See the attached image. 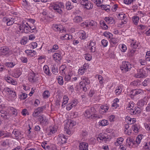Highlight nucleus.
I'll use <instances>...</instances> for the list:
<instances>
[{
  "label": "nucleus",
  "instance_id": "f3484780",
  "mask_svg": "<svg viewBox=\"0 0 150 150\" xmlns=\"http://www.w3.org/2000/svg\"><path fill=\"white\" fill-rule=\"evenodd\" d=\"M29 80L31 82H35L36 81V78L35 74H32L29 77Z\"/></svg>",
  "mask_w": 150,
  "mask_h": 150
},
{
  "label": "nucleus",
  "instance_id": "de8ad7c7",
  "mask_svg": "<svg viewBox=\"0 0 150 150\" xmlns=\"http://www.w3.org/2000/svg\"><path fill=\"white\" fill-rule=\"evenodd\" d=\"M90 81L87 78L85 77V81H84L83 83V85H84L85 84L86 85V84H88L90 83Z\"/></svg>",
  "mask_w": 150,
  "mask_h": 150
},
{
  "label": "nucleus",
  "instance_id": "603ef678",
  "mask_svg": "<svg viewBox=\"0 0 150 150\" xmlns=\"http://www.w3.org/2000/svg\"><path fill=\"white\" fill-rule=\"evenodd\" d=\"M121 48L122 49L121 51L123 52H125L127 49L126 46L125 45H122L121 47Z\"/></svg>",
  "mask_w": 150,
  "mask_h": 150
},
{
  "label": "nucleus",
  "instance_id": "ea45409f",
  "mask_svg": "<svg viewBox=\"0 0 150 150\" xmlns=\"http://www.w3.org/2000/svg\"><path fill=\"white\" fill-rule=\"evenodd\" d=\"M75 105H73V104L69 103L68 104L66 108L67 110H70L72 108V107Z\"/></svg>",
  "mask_w": 150,
  "mask_h": 150
},
{
  "label": "nucleus",
  "instance_id": "f257e3e1",
  "mask_svg": "<svg viewBox=\"0 0 150 150\" xmlns=\"http://www.w3.org/2000/svg\"><path fill=\"white\" fill-rule=\"evenodd\" d=\"M64 5L63 3L60 2L59 5L56 4L54 6L53 8L55 12H57L59 14L62 15L63 13L62 10L61 9V8H63Z\"/></svg>",
  "mask_w": 150,
  "mask_h": 150
},
{
  "label": "nucleus",
  "instance_id": "bb28decb",
  "mask_svg": "<svg viewBox=\"0 0 150 150\" xmlns=\"http://www.w3.org/2000/svg\"><path fill=\"white\" fill-rule=\"evenodd\" d=\"M12 133L13 134L15 135L16 137H18L21 134V132L15 129H14L13 130L12 132Z\"/></svg>",
  "mask_w": 150,
  "mask_h": 150
},
{
  "label": "nucleus",
  "instance_id": "2eb2a0df",
  "mask_svg": "<svg viewBox=\"0 0 150 150\" xmlns=\"http://www.w3.org/2000/svg\"><path fill=\"white\" fill-rule=\"evenodd\" d=\"M87 22V24L85 23L86 24V27L88 26H93L94 27H95L97 24L96 22L93 21H91L89 22Z\"/></svg>",
  "mask_w": 150,
  "mask_h": 150
},
{
  "label": "nucleus",
  "instance_id": "39448f33",
  "mask_svg": "<svg viewBox=\"0 0 150 150\" xmlns=\"http://www.w3.org/2000/svg\"><path fill=\"white\" fill-rule=\"evenodd\" d=\"M4 79L8 83L13 85L17 84V82L10 76H6L4 77Z\"/></svg>",
  "mask_w": 150,
  "mask_h": 150
},
{
  "label": "nucleus",
  "instance_id": "f03ea898",
  "mask_svg": "<svg viewBox=\"0 0 150 150\" xmlns=\"http://www.w3.org/2000/svg\"><path fill=\"white\" fill-rule=\"evenodd\" d=\"M94 110V108H91V110H86L85 112V116L89 119L97 118L98 116L96 114H93L92 112H91V111Z\"/></svg>",
  "mask_w": 150,
  "mask_h": 150
},
{
  "label": "nucleus",
  "instance_id": "c85d7f7f",
  "mask_svg": "<svg viewBox=\"0 0 150 150\" xmlns=\"http://www.w3.org/2000/svg\"><path fill=\"white\" fill-rule=\"evenodd\" d=\"M102 9L105 10L106 11L108 12V11L110 10L109 8H108L107 7H110V6L109 5H101L100 6Z\"/></svg>",
  "mask_w": 150,
  "mask_h": 150
},
{
  "label": "nucleus",
  "instance_id": "69168bd1",
  "mask_svg": "<svg viewBox=\"0 0 150 150\" xmlns=\"http://www.w3.org/2000/svg\"><path fill=\"white\" fill-rule=\"evenodd\" d=\"M15 65L13 63L8 62L7 63V65L9 67H12Z\"/></svg>",
  "mask_w": 150,
  "mask_h": 150
},
{
  "label": "nucleus",
  "instance_id": "cd10ccee",
  "mask_svg": "<svg viewBox=\"0 0 150 150\" xmlns=\"http://www.w3.org/2000/svg\"><path fill=\"white\" fill-rule=\"evenodd\" d=\"M139 17L137 16H133L132 18V20L133 21L135 25L137 24L138 22L139 21Z\"/></svg>",
  "mask_w": 150,
  "mask_h": 150
},
{
  "label": "nucleus",
  "instance_id": "79ce46f5",
  "mask_svg": "<svg viewBox=\"0 0 150 150\" xmlns=\"http://www.w3.org/2000/svg\"><path fill=\"white\" fill-rule=\"evenodd\" d=\"M27 38H24L22 39L21 41V43L22 45H24L27 42Z\"/></svg>",
  "mask_w": 150,
  "mask_h": 150
},
{
  "label": "nucleus",
  "instance_id": "bf43d9fd",
  "mask_svg": "<svg viewBox=\"0 0 150 150\" xmlns=\"http://www.w3.org/2000/svg\"><path fill=\"white\" fill-rule=\"evenodd\" d=\"M0 145L3 147H4L7 145V143L5 141H4L0 142Z\"/></svg>",
  "mask_w": 150,
  "mask_h": 150
},
{
  "label": "nucleus",
  "instance_id": "473e14b6",
  "mask_svg": "<svg viewBox=\"0 0 150 150\" xmlns=\"http://www.w3.org/2000/svg\"><path fill=\"white\" fill-rule=\"evenodd\" d=\"M43 97L45 98H47L50 96V93L48 91H45L43 94Z\"/></svg>",
  "mask_w": 150,
  "mask_h": 150
},
{
  "label": "nucleus",
  "instance_id": "338daca9",
  "mask_svg": "<svg viewBox=\"0 0 150 150\" xmlns=\"http://www.w3.org/2000/svg\"><path fill=\"white\" fill-rule=\"evenodd\" d=\"M85 70L84 69H81L79 70L78 72L79 74H81V75H82L84 74L85 72Z\"/></svg>",
  "mask_w": 150,
  "mask_h": 150
},
{
  "label": "nucleus",
  "instance_id": "aec40b11",
  "mask_svg": "<svg viewBox=\"0 0 150 150\" xmlns=\"http://www.w3.org/2000/svg\"><path fill=\"white\" fill-rule=\"evenodd\" d=\"M82 18L79 16H76L74 19V21L75 23H78L82 21Z\"/></svg>",
  "mask_w": 150,
  "mask_h": 150
},
{
  "label": "nucleus",
  "instance_id": "13d9d810",
  "mask_svg": "<svg viewBox=\"0 0 150 150\" xmlns=\"http://www.w3.org/2000/svg\"><path fill=\"white\" fill-rule=\"evenodd\" d=\"M40 113L38 112V111L36 110H35V111L33 113V116L34 117H36L38 116V115L40 114Z\"/></svg>",
  "mask_w": 150,
  "mask_h": 150
},
{
  "label": "nucleus",
  "instance_id": "0eeeda50",
  "mask_svg": "<svg viewBox=\"0 0 150 150\" xmlns=\"http://www.w3.org/2000/svg\"><path fill=\"white\" fill-rule=\"evenodd\" d=\"M0 51L3 53V54L6 55L9 54L10 52L9 48L7 47H4L0 48Z\"/></svg>",
  "mask_w": 150,
  "mask_h": 150
},
{
  "label": "nucleus",
  "instance_id": "37998d69",
  "mask_svg": "<svg viewBox=\"0 0 150 150\" xmlns=\"http://www.w3.org/2000/svg\"><path fill=\"white\" fill-rule=\"evenodd\" d=\"M84 57L85 59L87 61H89L91 59V55L90 54H86Z\"/></svg>",
  "mask_w": 150,
  "mask_h": 150
},
{
  "label": "nucleus",
  "instance_id": "423d86ee",
  "mask_svg": "<svg viewBox=\"0 0 150 150\" xmlns=\"http://www.w3.org/2000/svg\"><path fill=\"white\" fill-rule=\"evenodd\" d=\"M57 138L58 140L61 144H63L66 143L67 141L65 136L63 134H59Z\"/></svg>",
  "mask_w": 150,
  "mask_h": 150
},
{
  "label": "nucleus",
  "instance_id": "774afa93",
  "mask_svg": "<svg viewBox=\"0 0 150 150\" xmlns=\"http://www.w3.org/2000/svg\"><path fill=\"white\" fill-rule=\"evenodd\" d=\"M90 50H91V52H95L96 51V47H88Z\"/></svg>",
  "mask_w": 150,
  "mask_h": 150
},
{
  "label": "nucleus",
  "instance_id": "412c9836",
  "mask_svg": "<svg viewBox=\"0 0 150 150\" xmlns=\"http://www.w3.org/2000/svg\"><path fill=\"white\" fill-rule=\"evenodd\" d=\"M105 20L108 23H113L114 21L113 18L111 17H105Z\"/></svg>",
  "mask_w": 150,
  "mask_h": 150
},
{
  "label": "nucleus",
  "instance_id": "9d476101",
  "mask_svg": "<svg viewBox=\"0 0 150 150\" xmlns=\"http://www.w3.org/2000/svg\"><path fill=\"white\" fill-rule=\"evenodd\" d=\"M118 18L120 20H123L124 21H122L121 23L122 24H125L126 23V16L125 14L123 13H119L118 15Z\"/></svg>",
  "mask_w": 150,
  "mask_h": 150
},
{
  "label": "nucleus",
  "instance_id": "7c9ffc66",
  "mask_svg": "<svg viewBox=\"0 0 150 150\" xmlns=\"http://www.w3.org/2000/svg\"><path fill=\"white\" fill-rule=\"evenodd\" d=\"M46 108L45 106H43L38 108L36 110H37L40 113L42 112L44 109Z\"/></svg>",
  "mask_w": 150,
  "mask_h": 150
},
{
  "label": "nucleus",
  "instance_id": "4c0bfd02",
  "mask_svg": "<svg viewBox=\"0 0 150 150\" xmlns=\"http://www.w3.org/2000/svg\"><path fill=\"white\" fill-rule=\"evenodd\" d=\"M101 43L104 47H106L108 45V42L107 40L103 39L101 41Z\"/></svg>",
  "mask_w": 150,
  "mask_h": 150
},
{
  "label": "nucleus",
  "instance_id": "a878e982",
  "mask_svg": "<svg viewBox=\"0 0 150 150\" xmlns=\"http://www.w3.org/2000/svg\"><path fill=\"white\" fill-rule=\"evenodd\" d=\"M76 124V122L74 121H71L69 122V124H67L66 126L68 125V128L69 129H71L72 127Z\"/></svg>",
  "mask_w": 150,
  "mask_h": 150
},
{
  "label": "nucleus",
  "instance_id": "6ab92c4d",
  "mask_svg": "<svg viewBox=\"0 0 150 150\" xmlns=\"http://www.w3.org/2000/svg\"><path fill=\"white\" fill-rule=\"evenodd\" d=\"M109 124L108 121L107 120H103L99 122V124L101 126H105L108 125Z\"/></svg>",
  "mask_w": 150,
  "mask_h": 150
},
{
  "label": "nucleus",
  "instance_id": "dca6fc26",
  "mask_svg": "<svg viewBox=\"0 0 150 150\" xmlns=\"http://www.w3.org/2000/svg\"><path fill=\"white\" fill-rule=\"evenodd\" d=\"M3 20L4 22L7 21L6 24L8 26L11 25L14 23L13 21L11 20L9 18H7L6 17H4L3 19Z\"/></svg>",
  "mask_w": 150,
  "mask_h": 150
},
{
  "label": "nucleus",
  "instance_id": "9b49d317",
  "mask_svg": "<svg viewBox=\"0 0 150 150\" xmlns=\"http://www.w3.org/2000/svg\"><path fill=\"white\" fill-rule=\"evenodd\" d=\"M100 113L103 114L104 113L106 112L108 110L109 108L106 106L102 105L100 106Z\"/></svg>",
  "mask_w": 150,
  "mask_h": 150
},
{
  "label": "nucleus",
  "instance_id": "864d4df0",
  "mask_svg": "<svg viewBox=\"0 0 150 150\" xmlns=\"http://www.w3.org/2000/svg\"><path fill=\"white\" fill-rule=\"evenodd\" d=\"M64 129H65V131H66L67 134H71V132L70 131V129L68 128V126H66L65 125L64 127Z\"/></svg>",
  "mask_w": 150,
  "mask_h": 150
},
{
  "label": "nucleus",
  "instance_id": "ddd939ff",
  "mask_svg": "<svg viewBox=\"0 0 150 150\" xmlns=\"http://www.w3.org/2000/svg\"><path fill=\"white\" fill-rule=\"evenodd\" d=\"M132 92L131 94L134 96L142 93L143 92L142 90L141 89H134L132 91Z\"/></svg>",
  "mask_w": 150,
  "mask_h": 150
},
{
  "label": "nucleus",
  "instance_id": "5701e85b",
  "mask_svg": "<svg viewBox=\"0 0 150 150\" xmlns=\"http://www.w3.org/2000/svg\"><path fill=\"white\" fill-rule=\"evenodd\" d=\"M66 8L69 10L72 9L73 7V6L71 4V3L69 1L66 2Z\"/></svg>",
  "mask_w": 150,
  "mask_h": 150
},
{
  "label": "nucleus",
  "instance_id": "b1692460",
  "mask_svg": "<svg viewBox=\"0 0 150 150\" xmlns=\"http://www.w3.org/2000/svg\"><path fill=\"white\" fill-rule=\"evenodd\" d=\"M138 72H139V74L142 76V77H143L146 76V71L142 69H139L138 70Z\"/></svg>",
  "mask_w": 150,
  "mask_h": 150
},
{
  "label": "nucleus",
  "instance_id": "58836bf2",
  "mask_svg": "<svg viewBox=\"0 0 150 150\" xmlns=\"http://www.w3.org/2000/svg\"><path fill=\"white\" fill-rule=\"evenodd\" d=\"M52 73L55 74H57L58 73V68H55L54 67L52 68Z\"/></svg>",
  "mask_w": 150,
  "mask_h": 150
},
{
  "label": "nucleus",
  "instance_id": "4468645a",
  "mask_svg": "<svg viewBox=\"0 0 150 150\" xmlns=\"http://www.w3.org/2000/svg\"><path fill=\"white\" fill-rule=\"evenodd\" d=\"M84 6V8L87 9L89 10L91 9L93 7V5L90 2H88L84 4V5H83Z\"/></svg>",
  "mask_w": 150,
  "mask_h": 150
},
{
  "label": "nucleus",
  "instance_id": "20e7f679",
  "mask_svg": "<svg viewBox=\"0 0 150 150\" xmlns=\"http://www.w3.org/2000/svg\"><path fill=\"white\" fill-rule=\"evenodd\" d=\"M131 68V64L127 62H123L122 65L120 67L122 70L124 69L126 71H128Z\"/></svg>",
  "mask_w": 150,
  "mask_h": 150
},
{
  "label": "nucleus",
  "instance_id": "e433bc0d",
  "mask_svg": "<svg viewBox=\"0 0 150 150\" xmlns=\"http://www.w3.org/2000/svg\"><path fill=\"white\" fill-rule=\"evenodd\" d=\"M126 143H128V142H129V143H132L133 144H135V141L134 139L132 138H128L126 141Z\"/></svg>",
  "mask_w": 150,
  "mask_h": 150
},
{
  "label": "nucleus",
  "instance_id": "680f3d73",
  "mask_svg": "<svg viewBox=\"0 0 150 150\" xmlns=\"http://www.w3.org/2000/svg\"><path fill=\"white\" fill-rule=\"evenodd\" d=\"M134 105V104H133V102H131L130 103H129L127 108H128V109L130 108H131L130 109H131L132 108H133Z\"/></svg>",
  "mask_w": 150,
  "mask_h": 150
},
{
  "label": "nucleus",
  "instance_id": "3c124183",
  "mask_svg": "<svg viewBox=\"0 0 150 150\" xmlns=\"http://www.w3.org/2000/svg\"><path fill=\"white\" fill-rule=\"evenodd\" d=\"M122 91V89L120 87H119L118 88L115 90V93L116 94H120Z\"/></svg>",
  "mask_w": 150,
  "mask_h": 150
},
{
  "label": "nucleus",
  "instance_id": "e2e57ef3",
  "mask_svg": "<svg viewBox=\"0 0 150 150\" xmlns=\"http://www.w3.org/2000/svg\"><path fill=\"white\" fill-rule=\"evenodd\" d=\"M25 52L28 55H31L32 54L33 52L31 50H26L25 51Z\"/></svg>",
  "mask_w": 150,
  "mask_h": 150
},
{
  "label": "nucleus",
  "instance_id": "1a4fd4ad",
  "mask_svg": "<svg viewBox=\"0 0 150 150\" xmlns=\"http://www.w3.org/2000/svg\"><path fill=\"white\" fill-rule=\"evenodd\" d=\"M38 120L41 124H47V120L44 117L43 115H39L38 116Z\"/></svg>",
  "mask_w": 150,
  "mask_h": 150
},
{
  "label": "nucleus",
  "instance_id": "a18cd8bd",
  "mask_svg": "<svg viewBox=\"0 0 150 150\" xmlns=\"http://www.w3.org/2000/svg\"><path fill=\"white\" fill-rule=\"evenodd\" d=\"M105 135H106L105 134H101L99 136V138H98V139L99 138L100 140H103V139L105 138H106V137L105 136Z\"/></svg>",
  "mask_w": 150,
  "mask_h": 150
},
{
  "label": "nucleus",
  "instance_id": "c756f323",
  "mask_svg": "<svg viewBox=\"0 0 150 150\" xmlns=\"http://www.w3.org/2000/svg\"><path fill=\"white\" fill-rule=\"evenodd\" d=\"M21 74V72L20 69L17 70L15 73L14 75L16 77L18 78Z\"/></svg>",
  "mask_w": 150,
  "mask_h": 150
},
{
  "label": "nucleus",
  "instance_id": "5fc2aeb1",
  "mask_svg": "<svg viewBox=\"0 0 150 150\" xmlns=\"http://www.w3.org/2000/svg\"><path fill=\"white\" fill-rule=\"evenodd\" d=\"M58 49V46L57 45H54L53 47V48L52 49H51L49 51V52L50 51L51 52H52V51L54 50H56Z\"/></svg>",
  "mask_w": 150,
  "mask_h": 150
},
{
  "label": "nucleus",
  "instance_id": "7ed1b4c3",
  "mask_svg": "<svg viewBox=\"0 0 150 150\" xmlns=\"http://www.w3.org/2000/svg\"><path fill=\"white\" fill-rule=\"evenodd\" d=\"M20 30H21V33H28L30 32V29L28 27L27 25H26L24 24H23L19 27Z\"/></svg>",
  "mask_w": 150,
  "mask_h": 150
},
{
  "label": "nucleus",
  "instance_id": "c9c22d12",
  "mask_svg": "<svg viewBox=\"0 0 150 150\" xmlns=\"http://www.w3.org/2000/svg\"><path fill=\"white\" fill-rule=\"evenodd\" d=\"M27 96V94L26 93H23L21 94L19 98L21 100H24L26 98Z\"/></svg>",
  "mask_w": 150,
  "mask_h": 150
},
{
  "label": "nucleus",
  "instance_id": "f704fd0d",
  "mask_svg": "<svg viewBox=\"0 0 150 150\" xmlns=\"http://www.w3.org/2000/svg\"><path fill=\"white\" fill-rule=\"evenodd\" d=\"M96 76H98V78L99 80L100 83L102 84L103 83V77L100 75H97Z\"/></svg>",
  "mask_w": 150,
  "mask_h": 150
},
{
  "label": "nucleus",
  "instance_id": "6e6d98bb",
  "mask_svg": "<svg viewBox=\"0 0 150 150\" xmlns=\"http://www.w3.org/2000/svg\"><path fill=\"white\" fill-rule=\"evenodd\" d=\"M9 94L12 97L14 98L16 96V93L14 91L12 90L10 93Z\"/></svg>",
  "mask_w": 150,
  "mask_h": 150
},
{
  "label": "nucleus",
  "instance_id": "c03bdc74",
  "mask_svg": "<svg viewBox=\"0 0 150 150\" xmlns=\"http://www.w3.org/2000/svg\"><path fill=\"white\" fill-rule=\"evenodd\" d=\"M80 85L81 86L83 87V90L84 92H86L87 91V88L85 86L86 85L85 84L84 85H83V82H81L80 83Z\"/></svg>",
  "mask_w": 150,
  "mask_h": 150
},
{
  "label": "nucleus",
  "instance_id": "4be33fe9",
  "mask_svg": "<svg viewBox=\"0 0 150 150\" xmlns=\"http://www.w3.org/2000/svg\"><path fill=\"white\" fill-rule=\"evenodd\" d=\"M124 139L122 137H120L118 138L116 142L115 143L116 146H119L120 144L122 143Z\"/></svg>",
  "mask_w": 150,
  "mask_h": 150
},
{
  "label": "nucleus",
  "instance_id": "393cba45",
  "mask_svg": "<svg viewBox=\"0 0 150 150\" xmlns=\"http://www.w3.org/2000/svg\"><path fill=\"white\" fill-rule=\"evenodd\" d=\"M66 68V67L65 65H62L60 67L59 69L60 72L62 74H65V70Z\"/></svg>",
  "mask_w": 150,
  "mask_h": 150
},
{
  "label": "nucleus",
  "instance_id": "4d7b16f0",
  "mask_svg": "<svg viewBox=\"0 0 150 150\" xmlns=\"http://www.w3.org/2000/svg\"><path fill=\"white\" fill-rule=\"evenodd\" d=\"M4 90L5 92H8L9 94L10 93L11 91H12L11 88H9L8 87L5 88H4Z\"/></svg>",
  "mask_w": 150,
  "mask_h": 150
},
{
  "label": "nucleus",
  "instance_id": "0e129e2a",
  "mask_svg": "<svg viewBox=\"0 0 150 150\" xmlns=\"http://www.w3.org/2000/svg\"><path fill=\"white\" fill-rule=\"evenodd\" d=\"M132 0H124V2L126 4H129L131 3V1Z\"/></svg>",
  "mask_w": 150,
  "mask_h": 150
},
{
  "label": "nucleus",
  "instance_id": "f8f14e48",
  "mask_svg": "<svg viewBox=\"0 0 150 150\" xmlns=\"http://www.w3.org/2000/svg\"><path fill=\"white\" fill-rule=\"evenodd\" d=\"M53 57L55 60H57L59 61H60L62 58L61 54L58 53H55L54 54Z\"/></svg>",
  "mask_w": 150,
  "mask_h": 150
},
{
  "label": "nucleus",
  "instance_id": "72a5a7b5",
  "mask_svg": "<svg viewBox=\"0 0 150 150\" xmlns=\"http://www.w3.org/2000/svg\"><path fill=\"white\" fill-rule=\"evenodd\" d=\"M58 81L59 84L62 85L63 83V77L62 76H59L58 78Z\"/></svg>",
  "mask_w": 150,
  "mask_h": 150
},
{
  "label": "nucleus",
  "instance_id": "6e6552de",
  "mask_svg": "<svg viewBox=\"0 0 150 150\" xmlns=\"http://www.w3.org/2000/svg\"><path fill=\"white\" fill-rule=\"evenodd\" d=\"M88 146L87 143L84 142H81L79 146V150H88Z\"/></svg>",
  "mask_w": 150,
  "mask_h": 150
},
{
  "label": "nucleus",
  "instance_id": "052dcab7",
  "mask_svg": "<svg viewBox=\"0 0 150 150\" xmlns=\"http://www.w3.org/2000/svg\"><path fill=\"white\" fill-rule=\"evenodd\" d=\"M49 131H50V134H51V133L52 134H54L55 133L56 131V130H55L54 128H53V127H52L51 128H50L49 130Z\"/></svg>",
  "mask_w": 150,
  "mask_h": 150
},
{
  "label": "nucleus",
  "instance_id": "09e8293b",
  "mask_svg": "<svg viewBox=\"0 0 150 150\" xmlns=\"http://www.w3.org/2000/svg\"><path fill=\"white\" fill-rule=\"evenodd\" d=\"M118 40L117 39L112 38L110 39V42L114 44H115L118 42Z\"/></svg>",
  "mask_w": 150,
  "mask_h": 150
},
{
  "label": "nucleus",
  "instance_id": "2f4dec72",
  "mask_svg": "<svg viewBox=\"0 0 150 150\" xmlns=\"http://www.w3.org/2000/svg\"><path fill=\"white\" fill-rule=\"evenodd\" d=\"M64 100L62 102V107H64L63 106L64 105L67 104L68 103L69 98L67 96H64Z\"/></svg>",
  "mask_w": 150,
  "mask_h": 150
},
{
  "label": "nucleus",
  "instance_id": "49530a36",
  "mask_svg": "<svg viewBox=\"0 0 150 150\" xmlns=\"http://www.w3.org/2000/svg\"><path fill=\"white\" fill-rule=\"evenodd\" d=\"M21 61L23 63H26L28 62L27 58L24 57H22L20 58Z\"/></svg>",
  "mask_w": 150,
  "mask_h": 150
},
{
  "label": "nucleus",
  "instance_id": "a211bd4d",
  "mask_svg": "<svg viewBox=\"0 0 150 150\" xmlns=\"http://www.w3.org/2000/svg\"><path fill=\"white\" fill-rule=\"evenodd\" d=\"M43 69L44 73L47 75H50V72L48 68L47 65H45L43 67Z\"/></svg>",
  "mask_w": 150,
  "mask_h": 150
},
{
  "label": "nucleus",
  "instance_id": "a19ab883",
  "mask_svg": "<svg viewBox=\"0 0 150 150\" xmlns=\"http://www.w3.org/2000/svg\"><path fill=\"white\" fill-rule=\"evenodd\" d=\"M132 129L134 132L136 133L138 132V128L136 125H133L132 126Z\"/></svg>",
  "mask_w": 150,
  "mask_h": 150
},
{
  "label": "nucleus",
  "instance_id": "8fccbe9b",
  "mask_svg": "<svg viewBox=\"0 0 150 150\" xmlns=\"http://www.w3.org/2000/svg\"><path fill=\"white\" fill-rule=\"evenodd\" d=\"M135 110V113L136 114H139L140 113V108L138 107H135V108L134 109Z\"/></svg>",
  "mask_w": 150,
  "mask_h": 150
}]
</instances>
